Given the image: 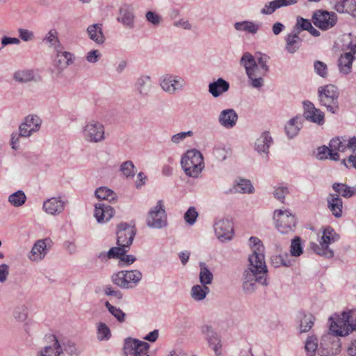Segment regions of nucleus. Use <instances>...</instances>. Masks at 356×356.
I'll list each match as a JSON object with an SVG mask.
<instances>
[{"label":"nucleus","mask_w":356,"mask_h":356,"mask_svg":"<svg viewBox=\"0 0 356 356\" xmlns=\"http://www.w3.org/2000/svg\"><path fill=\"white\" fill-rule=\"evenodd\" d=\"M252 253L248 257L249 265L243 274V289L246 294H252L257 290V283L267 286L268 269L266 265L261 241L257 237L251 236Z\"/></svg>","instance_id":"obj_1"},{"label":"nucleus","mask_w":356,"mask_h":356,"mask_svg":"<svg viewBox=\"0 0 356 356\" xmlns=\"http://www.w3.org/2000/svg\"><path fill=\"white\" fill-rule=\"evenodd\" d=\"M49 342L52 343V345L45 346L43 350L40 352V356H63V348H61L57 338L54 334L46 336Z\"/></svg>","instance_id":"obj_25"},{"label":"nucleus","mask_w":356,"mask_h":356,"mask_svg":"<svg viewBox=\"0 0 356 356\" xmlns=\"http://www.w3.org/2000/svg\"><path fill=\"white\" fill-rule=\"evenodd\" d=\"M315 72L321 77H326L327 75V68L325 63L317 60L314 64Z\"/></svg>","instance_id":"obj_59"},{"label":"nucleus","mask_w":356,"mask_h":356,"mask_svg":"<svg viewBox=\"0 0 356 356\" xmlns=\"http://www.w3.org/2000/svg\"><path fill=\"white\" fill-rule=\"evenodd\" d=\"M354 56L351 52H347L342 55L338 60V66L340 72L348 74L351 72Z\"/></svg>","instance_id":"obj_34"},{"label":"nucleus","mask_w":356,"mask_h":356,"mask_svg":"<svg viewBox=\"0 0 356 356\" xmlns=\"http://www.w3.org/2000/svg\"><path fill=\"white\" fill-rule=\"evenodd\" d=\"M285 49L291 54H295L301 47L302 40L300 37V34L295 32L293 29L291 33H288L285 38Z\"/></svg>","instance_id":"obj_26"},{"label":"nucleus","mask_w":356,"mask_h":356,"mask_svg":"<svg viewBox=\"0 0 356 356\" xmlns=\"http://www.w3.org/2000/svg\"><path fill=\"white\" fill-rule=\"evenodd\" d=\"M327 207L336 218L342 216L343 202L338 195L330 194L327 197Z\"/></svg>","instance_id":"obj_30"},{"label":"nucleus","mask_w":356,"mask_h":356,"mask_svg":"<svg viewBox=\"0 0 356 356\" xmlns=\"http://www.w3.org/2000/svg\"><path fill=\"white\" fill-rule=\"evenodd\" d=\"M95 197L99 200H106L109 203L114 202L117 200V195L111 189L102 186L97 188L95 191Z\"/></svg>","instance_id":"obj_35"},{"label":"nucleus","mask_w":356,"mask_h":356,"mask_svg":"<svg viewBox=\"0 0 356 356\" xmlns=\"http://www.w3.org/2000/svg\"><path fill=\"white\" fill-rule=\"evenodd\" d=\"M339 90L337 86L327 84L318 88V99L319 104L325 106L327 111L335 114L339 110Z\"/></svg>","instance_id":"obj_4"},{"label":"nucleus","mask_w":356,"mask_h":356,"mask_svg":"<svg viewBox=\"0 0 356 356\" xmlns=\"http://www.w3.org/2000/svg\"><path fill=\"white\" fill-rule=\"evenodd\" d=\"M298 0H273L265 4L264 8L261 10V13L263 15H271L276 10L297 3Z\"/></svg>","instance_id":"obj_28"},{"label":"nucleus","mask_w":356,"mask_h":356,"mask_svg":"<svg viewBox=\"0 0 356 356\" xmlns=\"http://www.w3.org/2000/svg\"><path fill=\"white\" fill-rule=\"evenodd\" d=\"M103 291L106 296L114 297L118 300H121L122 298V293L120 290L115 289L111 285L105 286Z\"/></svg>","instance_id":"obj_60"},{"label":"nucleus","mask_w":356,"mask_h":356,"mask_svg":"<svg viewBox=\"0 0 356 356\" xmlns=\"http://www.w3.org/2000/svg\"><path fill=\"white\" fill-rule=\"evenodd\" d=\"M89 38L97 44H102L105 42V36L102 31V24H93L87 28Z\"/></svg>","instance_id":"obj_31"},{"label":"nucleus","mask_w":356,"mask_h":356,"mask_svg":"<svg viewBox=\"0 0 356 356\" xmlns=\"http://www.w3.org/2000/svg\"><path fill=\"white\" fill-rule=\"evenodd\" d=\"M234 26L236 31H245L251 34H255L259 29V24L250 21L236 22Z\"/></svg>","instance_id":"obj_37"},{"label":"nucleus","mask_w":356,"mask_h":356,"mask_svg":"<svg viewBox=\"0 0 356 356\" xmlns=\"http://www.w3.org/2000/svg\"><path fill=\"white\" fill-rule=\"evenodd\" d=\"M13 79L19 83H27L35 80V74L33 70H19L14 73Z\"/></svg>","instance_id":"obj_41"},{"label":"nucleus","mask_w":356,"mask_h":356,"mask_svg":"<svg viewBox=\"0 0 356 356\" xmlns=\"http://www.w3.org/2000/svg\"><path fill=\"white\" fill-rule=\"evenodd\" d=\"M147 225L156 229H161L167 225V217L162 200H159L156 205L149 211Z\"/></svg>","instance_id":"obj_9"},{"label":"nucleus","mask_w":356,"mask_h":356,"mask_svg":"<svg viewBox=\"0 0 356 356\" xmlns=\"http://www.w3.org/2000/svg\"><path fill=\"white\" fill-rule=\"evenodd\" d=\"M269 59V56L266 54L260 52L256 54V62L263 72L268 73L269 72V67L268 65Z\"/></svg>","instance_id":"obj_52"},{"label":"nucleus","mask_w":356,"mask_h":356,"mask_svg":"<svg viewBox=\"0 0 356 356\" xmlns=\"http://www.w3.org/2000/svg\"><path fill=\"white\" fill-rule=\"evenodd\" d=\"M305 350L307 352V355L313 356L318 348V339L314 336L309 337L306 341Z\"/></svg>","instance_id":"obj_54"},{"label":"nucleus","mask_w":356,"mask_h":356,"mask_svg":"<svg viewBox=\"0 0 356 356\" xmlns=\"http://www.w3.org/2000/svg\"><path fill=\"white\" fill-rule=\"evenodd\" d=\"M350 146H353V147L350 149L352 154L348 156V160L343 159L342 163L347 168H354L356 169V137L353 136L350 138Z\"/></svg>","instance_id":"obj_45"},{"label":"nucleus","mask_w":356,"mask_h":356,"mask_svg":"<svg viewBox=\"0 0 356 356\" xmlns=\"http://www.w3.org/2000/svg\"><path fill=\"white\" fill-rule=\"evenodd\" d=\"M105 307L119 322L124 321L125 314L120 308L113 306L108 301L105 302Z\"/></svg>","instance_id":"obj_55"},{"label":"nucleus","mask_w":356,"mask_h":356,"mask_svg":"<svg viewBox=\"0 0 356 356\" xmlns=\"http://www.w3.org/2000/svg\"><path fill=\"white\" fill-rule=\"evenodd\" d=\"M332 188L337 193L336 195L346 198H349L355 194V190L345 184L334 183Z\"/></svg>","instance_id":"obj_39"},{"label":"nucleus","mask_w":356,"mask_h":356,"mask_svg":"<svg viewBox=\"0 0 356 356\" xmlns=\"http://www.w3.org/2000/svg\"><path fill=\"white\" fill-rule=\"evenodd\" d=\"M104 127L98 121L90 120L82 129L83 138L90 143H99L105 139Z\"/></svg>","instance_id":"obj_8"},{"label":"nucleus","mask_w":356,"mask_h":356,"mask_svg":"<svg viewBox=\"0 0 356 356\" xmlns=\"http://www.w3.org/2000/svg\"><path fill=\"white\" fill-rule=\"evenodd\" d=\"M202 332L205 334L209 346L213 349L217 355H220L221 344L220 339L212 327L208 325L202 327Z\"/></svg>","instance_id":"obj_24"},{"label":"nucleus","mask_w":356,"mask_h":356,"mask_svg":"<svg viewBox=\"0 0 356 356\" xmlns=\"http://www.w3.org/2000/svg\"><path fill=\"white\" fill-rule=\"evenodd\" d=\"M28 312L25 305H19L16 306L13 311L14 318L20 322L25 321L27 318Z\"/></svg>","instance_id":"obj_53"},{"label":"nucleus","mask_w":356,"mask_h":356,"mask_svg":"<svg viewBox=\"0 0 356 356\" xmlns=\"http://www.w3.org/2000/svg\"><path fill=\"white\" fill-rule=\"evenodd\" d=\"M142 273L138 270H121L111 276L113 283L121 289H129L136 286L142 279Z\"/></svg>","instance_id":"obj_6"},{"label":"nucleus","mask_w":356,"mask_h":356,"mask_svg":"<svg viewBox=\"0 0 356 356\" xmlns=\"http://www.w3.org/2000/svg\"><path fill=\"white\" fill-rule=\"evenodd\" d=\"M44 41L51 44L56 51L61 47V44L58 37V32L56 29H51L44 38Z\"/></svg>","instance_id":"obj_50"},{"label":"nucleus","mask_w":356,"mask_h":356,"mask_svg":"<svg viewBox=\"0 0 356 356\" xmlns=\"http://www.w3.org/2000/svg\"><path fill=\"white\" fill-rule=\"evenodd\" d=\"M240 64L245 67L246 74L252 88H259L264 84V77L266 72H263L258 66L255 58L250 53L245 52L240 60Z\"/></svg>","instance_id":"obj_3"},{"label":"nucleus","mask_w":356,"mask_h":356,"mask_svg":"<svg viewBox=\"0 0 356 356\" xmlns=\"http://www.w3.org/2000/svg\"><path fill=\"white\" fill-rule=\"evenodd\" d=\"M274 218L276 220L277 228L280 233L288 234L293 231L296 224V218L288 210H275Z\"/></svg>","instance_id":"obj_10"},{"label":"nucleus","mask_w":356,"mask_h":356,"mask_svg":"<svg viewBox=\"0 0 356 356\" xmlns=\"http://www.w3.org/2000/svg\"><path fill=\"white\" fill-rule=\"evenodd\" d=\"M42 120L36 115H29L19 127V136L21 137H29L33 134L38 132L42 124Z\"/></svg>","instance_id":"obj_13"},{"label":"nucleus","mask_w":356,"mask_h":356,"mask_svg":"<svg viewBox=\"0 0 356 356\" xmlns=\"http://www.w3.org/2000/svg\"><path fill=\"white\" fill-rule=\"evenodd\" d=\"M200 272L199 275L200 282L202 285L211 284L213 275L204 263L200 264Z\"/></svg>","instance_id":"obj_42"},{"label":"nucleus","mask_w":356,"mask_h":356,"mask_svg":"<svg viewBox=\"0 0 356 356\" xmlns=\"http://www.w3.org/2000/svg\"><path fill=\"white\" fill-rule=\"evenodd\" d=\"M214 231L217 238L222 242L229 241L234 234L233 222L227 219H221L214 224Z\"/></svg>","instance_id":"obj_15"},{"label":"nucleus","mask_w":356,"mask_h":356,"mask_svg":"<svg viewBox=\"0 0 356 356\" xmlns=\"http://www.w3.org/2000/svg\"><path fill=\"white\" fill-rule=\"evenodd\" d=\"M305 118L312 122L318 125H322L325 122V115L319 108L314 106V104L309 101L303 102Z\"/></svg>","instance_id":"obj_18"},{"label":"nucleus","mask_w":356,"mask_h":356,"mask_svg":"<svg viewBox=\"0 0 356 356\" xmlns=\"http://www.w3.org/2000/svg\"><path fill=\"white\" fill-rule=\"evenodd\" d=\"M8 200L11 205L19 207L25 203L26 196L23 191L19 190L10 195Z\"/></svg>","instance_id":"obj_44"},{"label":"nucleus","mask_w":356,"mask_h":356,"mask_svg":"<svg viewBox=\"0 0 356 356\" xmlns=\"http://www.w3.org/2000/svg\"><path fill=\"white\" fill-rule=\"evenodd\" d=\"M299 120H300V117L293 118L286 125L285 131L289 138H292L298 134L300 130V127L298 125Z\"/></svg>","instance_id":"obj_47"},{"label":"nucleus","mask_w":356,"mask_h":356,"mask_svg":"<svg viewBox=\"0 0 356 356\" xmlns=\"http://www.w3.org/2000/svg\"><path fill=\"white\" fill-rule=\"evenodd\" d=\"M303 253V245L302 239L299 236H296L291 240L290 245V254L292 257H300Z\"/></svg>","instance_id":"obj_46"},{"label":"nucleus","mask_w":356,"mask_h":356,"mask_svg":"<svg viewBox=\"0 0 356 356\" xmlns=\"http://www.w3.org/2000/svg\"><path fill=\"white\" fill-rule=\"evenodd\" d=\"M114 213L113 208L105 203H98L95 205V217L98 222L108 221Z\"/></svg>","instance_id":"obj_23"},{"label":"nucleus","mask_w":356,"mask_h":356,"mask_svg":"<svg viewBox=\"0 0 356 356\" xmlns=\"http://www.w3.org/2000/svg\"><path fill=\"white\" fill-rule=\"evenodd\" d=\"M270 264L275 268L280 266L289 267L291 266L288 254L273 255L270 258Z\"/></svg>","instance_id":"obj_43"},{"label":"nucleus","mask_w":356,"mask_h":356,"mask_svg":"<svg viewBox=\"0 0 356 356\" xmlns=\"http://www.w3.org/2000/svg\"><path fill=\"white\" fill-rule=\"evenodd\" d=\"M238 120V114L233 108L222 111L218 116L219 124L226 129L233 128Z\"/></svg>","instance_id":"obj_21"},{"label":"nucleus","mask_w":356,"mask_h":356,"mask_svg":"<svg viewBox=\"0 0 356 356\" xmlns=\"http://www.w3.org/2000/svg\"><path fill=\"white\" fill-rule=\"evenodd\" d=\"M334 8L340 13H348L356 17V1L355 0H332Z\"/></svg>","instance_id":"obj_27"},{"label":"nucleus","mask_w":356,"mask_h":356,"mask_svg":"<svg viewBox=\"0 0 356 356\" xmlns=\"http://www.w3.org/2000/svg\"><path fill=\"white\" fill-rule=\"evenodd\" d=\"M184 80L179 76L165 74L160 79V86L163 90L174 94L177 90H181L185 86Z\"/></svg>","instance_id":"obj_16"},{"label":"nucleus","mask_w":356,"mask_h":356,"mask_svg":"<svg viewBox=\"0 0 356 356\" xmlns=\"http://www.w3.org/2000/svg\"><path fill=\"white\" fill-rule=\"evenodd\" d=\"M136 92L142 97H147L152 88V78L148 75H140L134 84Z\"/></svg>","instance_id":"obj_22"},{"label":"nucleus","mask_w":356,"mask_h":356,"mask_svg":"<svg viewBox=\"0 0 356 356\" xmlns=\"http://www.w3.org/2000/svg\"><path fill=\"white\" fill-rule=\"evenodd\" d=\"M229 88V83L222 78H219L217 81L209 84V92L214 97L220 96L222 93L228 91Z\"/></svg>","instance_id":"obj_33"},{"label":"nucleus","mask_w":356,"mask_h":356,"mask_svg":"<svg viewBox=\"0 0 356 356\" xmlns=\"http://www.w3.org/2000/svg\"><path fill=\"white\" fill-rule=\"evenodd\" d=\"M350 139L346 140L343 137H336L332 138L329 143L330 148V159L339 161L340 159L339 152H344L347 149L350 150L353 147L349 145Z\"/></svg>","instance_id":"obj_19"},{"label":"nucleus","mask_w":356,"mask_h":356,"mask_svg":"<svg viewBox=\"0 0 356 356\" xmlns=\"http://www.w3.org/2000/svg\"><path fill=\"white\" fill-rule=\"evenodd\" d=\"M330 332L323 335L321 347L325 346L327 353L334 355L341 352V343L338 337H345L356 331V310L335 314L328 319Z\"/></svg>","instance_id":"obj_2"},{"label":"nucleus","mask_w":356,"mask_h":356,"mask_svg":"<svg viewBox=\"0 0 356 356\" xmlns=\"http://www.w3.org/2000/svg\"><path fill=\"white\" fill-rule=\"evenodd\" d=\"M126 248L122 246L111 248L108 251V257L110 259H120V257L127 252Z\"/></svg>","instance_id":"obj_58"},{"label":"nucleus","mask_w":356,"mask_h":356,"mask_svg":"<svg viewBox=\"0 0 356 356\" xmlns=\"http://www.w3.org/2000/svg\"><path fill=\"white\" fill-rule=\"evenodd\" d=\"M65 207V202L60 198L51 197L43 204L44 210L49 214L57 215L60 213Z\"/></svg>","instance_id":"obj_29"},{"label":"nucleus","mask_w":356,"mask_h":356,"mask_svg":"<svg viewBox=\"0 0 356 356\" xmlns=\"http://www.w3.org/2000/svg\"><path fill=\"white\" fill-rule=\"evenodd\" d=\"M136 229L127 222H122L118 226L117 244L119 246L129 248L136 235Z\"/></svg>","instance_id":"obj_14"},{"label":"nucleus","mask_w":356,"mask_h":356,"mask_svg":"<svg viewBox=\"0 0 356 356\" xmlns=\"http://www.w3.org/2000/svg\"><path fill=\"white\" fill-rule=\"evenodd\" d=\"M253 191L254 187L250 181L243 179L236 184L234 185L227 193H252Z\"/></svg>","instance_id":"obj_36"},{"label":"nucleus","mask_w":356,"mask_h":356,"mask_svg":"<svg viewBox=\"0 0 356 356\" xmlns=\"http://www.w3.org/2000/svg\"><path fill=\"white\" fill-rule=\"evenodd\" d=\"M289 193V189L286 186H279L275 188L274 191V197L277 200H280L282 202H284L285 196Z\"/></svg>","instance_id":"obj_62"},{"label":"nucleus","mask_w":356,"mask_h":356,"mask_svg":"<svg viewBox=\"0 0 356 356\" xmlns=\"http://www.w3.org/2000/svg\"><path fill=\"white\" fill-rule=\"evenodd\" d=\"M198 217V212L194 207L188 208L187 211L184 213V218L186 223L189 225H193L197 220Z\"/></svg>","instance_id":"obj_57"},{"label":"nucleus","mask_w":356,"mask_h":356,"mask_svg":"<svg viewBox=\"0 0 356 356\" xmlns=\"http://www.w3.org/2000/svg\"><path fill=\"white\" fill-rule=\"evenodd\" d=\"M210 290L207 286L196 284L191 289V296L197 301L204 300Z\"/></svg>","instance_id":"obj_40"},{"label":"nucleus","mask_w":356,"mask_h":356,"mask_svg":"<svg viewBox=\"0 0 356 356\" xmlns=\"http://www.w3.org/2000/svg\"><path fill=\"white\" fill-rule=\"evenodd\" d=\"M149 345L138 339L127 338L123 347V356H145L147 354Z\"/></svg>","instance_id":"obj_11"},{"label":"nucleus","mask_w":356,"mask_h":356,"mask_svg":"<svg viewBox=\"0 0 356 356\" xmlns=\"http://www.w3.org/2000/svg\"><path fill=\"white\" fill-rule=\"evenodd\" d=\"M57 57L58 58L57 65L61 67H66L72 63V54L67 51H57Z\"/></svg>","instance_id":"obj_48"},{"label":"nucleus","mask_w":356,"mask_h":356,"mask_svg":"<svg viewBox=\"0 0 356 356\" xmlns=\"http://www.w3.org/2000/svg\"><path fill=\"white\" fill-rule=\"evenodd\" d=\"M117 20L127 27L133 28L134 26V15L132 9L127 6L120 8Z\"/></svg>","instance_id":"obj_32"},{"label":"nucleus","mask_w":356,"mask_h":356,"mask_svg":"<svg viewBox=\"0 0 356 356\" xmlns=\"http://www.w3.org/2000/svg\"><path fill=\"white\" fill-rule=\"evenodd\" d=\"M312 22L307 19H305L300 16L297 17L296 23L293 27L295 32L300 34L302 31H307L312 28Z\"/></svg>","instance_id":"obj_49"},{"label":"nucleus","mask_w":356,"mask_h":356,"mask_svg":"<svg viewBox=\"0 0 356 356\" xmlns=\"http://www.w3.org/2000/svg\"><path fill=\"white\" fill-rule=\"evenodd\" d=\"M300 316V332H307L313 327L315 321V317L311 314L301 313Z\"/></svg>","instance_id":"obj_38"},{"label":"nucleus","mask_w":356,"mask_h":356,"mask_svg":"<svg viewBox=\"0 0 356 356\" xmlns=\"http://www.w3.org/2000/svg\"><path fill=\"white\" fill-rule=\"evenodd\" d=\"M193 135V131H188L185 132H179L171 137V141L175 144H179L183 141L186 137H191Z\"/></svg>","instance_id":"obj_63"},{"label":"nucleus","mask_w":356,"mask_h":356,"mask_svg":"<svg viewBox=\"0 0 356 356\" xmlns=\"http://www.w3.org/2000/svg\"><path fill=\"white\" fill-rule=\"evenodd\" d=\"M51 243V241L49 238L38 240L29 253L28 258L32 261H42L46 256Z\"/></svg>","instance_id":"obj_17"},{"label":"nucleus","mask_w":356,"mask_h":356,"mask_svg":"<svg viewBox=\"0 0 356 356\" xmlns=\"http://www.w3.org/2000/svg\"><path fill=\"white\" fill-rule=\"evenodd\" d=\"M314 24L321 30L325 31L332 28L337 22V15L334 12L316 10L312 15Z\"/></svg>","instance_id":"obj_12"},{"label":"nucleus","mask_w":356,"mask_h":356,"mask_svg":"<svg viewBox=\"0 0 356 356\" xmlns=\"http://www.w3.org/2000/svg\"><path fill=\"white\" fill-rule=\"evenodd\" d=\"M111 337L109 327L104 323H99L97 325V339L99 341H108Z\"/></svg>","instance_id":"obj_51"},{"label":"nucleus","mask_w":356,"mask_h":356,"mask_svg":"<svg viewBox=\"0 0 356 356\" xmlns=\"http://www.w3.org/2000/svg\"><path fill=\"white\" fill-rule=\"evenodd\" d=\"M145 17L148 22L154 26H158L161 21V17L153 11H147L146 13Z\"/></svg>","instance_id":"obj_64"},{"label":"nucleus","mask_w":356,"mask_h":356,"mask_svg":"<svg viewBox=\"0 0 356 356\" xmlns=\"http://www.w3.org/2000/svg\"><path fill=\"white\" fill-rule=\"evenodd\" d=\"M273 143V139L269 132L264 131L261 136L257 138L254 143V149L260 154H264L266 160H268V154L269 147Z\"/></svg>","instance_id":"obj_20"},{"label":"nucleus","mask_w":356,"mask_h":356,"mask_svg":"<svg viewBox=\"0 0 356 356\" xmlns=\"http://www.w3.org/2000/svg\"><path fill=\"white\" fill-rule=\"evenodd\" d=\"M135 166L132 161H127L122 163L120 165V170L122 172L126 177H134L135 175L134 172Z\"/></svg>","instance_id":"obj_56"},{"label":"nucleus","mask_w":356,"mask_h":356,"mask_svg":"<svg viewBox=\"0 0 356 356\" xmlns=\"http://www.w3.org/2000/svg\"><path fill=\"white\" fill-rule=\"evenodd\" d=\"M338 238L339 236L335 234L334 229L331 227H327L324 229L320 244L311 243L310 247L317 254L327 258H332L334 256V252L329 248V244L337 241Z\"/></svg>","instance_id":"obj_7"},{"label":"nucleus","mask_w":356,"mask_h":356,"mask_svg":"<svg viewBox=\"0 0 356 356\" xmlns=\"http://www.w3.org/2000/svg\"><path fill=\"white\" fill-rule=\"evenodd\" d=\"M19 37L24 42H29L34 40L35 36L33 31L20 28L18 29Z\"/></svg>","instance_id":"obj_61"},{"label":"nucleus","mask_w":356,"mask_h":356,"mask_svg":"<svg viewBox=\"0 0 356 356\" xmlns=\"http://www.w3.org/2000/svg\"><path fill=\"white\" fill-rule=\"evenodd\" d=\"M181 164L187 176L197 177L204 168L202 154L197 149L188 150L182 156Z\"/></svg>","instance_id":"obj_5"}]
</instances>
